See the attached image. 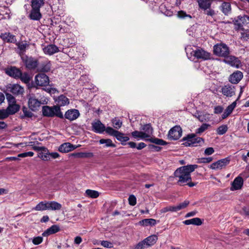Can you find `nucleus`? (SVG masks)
Returning <instances> with one entry per match:
<instances>
[{
    "label": "nucleus",
    "mask_w": 249,
    "mask_h": 249,
    "mask_svg": "<svg viewBox=\"0 0 249 249\" xmlns=\"http://www.w3.org/2000/svg\"><path fill=\"white\" fill-rule=\"evenodd\" d=\"M221 91L223 95L226 97H231L235 94V87L228 84L222 87Z\"/></svg>",
    "instance_id": "obj_12"
},
{
    "label": "nucleus",
    "mask_w": 249,
    "mask_h": 249,
    "mask_svg": "<svg viewBox=\"0 0 249 249\" xmlns=\"http://www.w3.org/2000/svg\"><path fill=\"white\" fill-rule=\"evenodd\" d=\"M102 246L107 248H111L113 247V244L108 241H102L101 243Z\"/></svg>",
    "instance_id": "obj_62"
},
{
    "label": "nucleus",
    "mask_w": 249,
    "mask_h": 249,
    "mask_svg": "<svg viewBox=\"0 0 249 249\" xmlns=\"http://www.w3.org/2000/svg\"><path fill=\"white\" fill-rule=\"evenodd\" d=\"M49 155H50V160L51 158L55 159L56 158H58L60 157V155L57 152H49Z\"/></svg>",
    "instance_id": "obj_64"
},
{
    "label": "nucleus",
    "mask_w": 249,
    "mask_h": 249,
    "mask_svg": "<svg viewBox=\"0 0 249 249\" xmlns=\"http://www.w3.org/2000/svg\"><path fill=\"white\" fill-rule=\"evenodd\" d=\"M10 114L7 109H0V119H3L7 118Z\"/></svg>",
    "instance_id": "obj_56"
},
{
    "label": "nucleus",
    "mask_w": 249,
    "mask_h": 249,
    "mask_svg": "<svg viewBox=\"0 0 249 249\" xmlns=\"http://www.w3.org/2000/svg\"><path fill=\"white\" fill-rule=\"evenodd\" d=\"M106 133L110 136L115 137L117 140L122 142H126L129 140L128 137L124 136L123 133L115 130L111 127H107Z\"/></svg>",
    "instance_id": "obj_9"
},
{
    "label": "nucleus",
    "mask_w": 249,
    "mask_h": 249,
    "mask_svg": "<svg viewBox=\"0 0 249 249\" xmlns=\"http://www.w3.org/2000/svg\"><path fill=\"white\" fill-rule=\"evenodd\" d=\"M48 210H60L62 205L61 204L54 201H48Z\"/></svg>",
    "instance_id": "obj_36"
},
{
    "label": "nucleus",
    "mask_w": 249,
    "mask_h": 249,
    "mask_svg": "<svg viewBox=\"0 0 249 249\" xmlns=\"http://www.w3.org/2000/svg\"><path fill=\"white\" fill-rule=\"evenodd\" d=\"M99 143L100 144H106L107 147H115V145L112 143V141L110 139H102L100 140Z\"/></svg>",
    "instance_id": "obj_47"
},
{
    "label": "nucleus",
    "mask_w": 249,
    "mask_h": 249,
    "mask_svg": "<svg viewBox=\"0 0 249 249\" xmlns=\"http://www.w3.org/2000/svg\"><path fill=\"white\" fill-rule=\"evenodd\" d=\"M0 38L5 42L15 43L17 42L16 36L9 32L1 33Z\"/></svg>",
    "instance_id": "obj_21"
},
{
    "label": "nucleus",
    "mask_w": 249,
    "mask_h": 249,
    "mask_svg": "<svg viewBox=\"0 0 249 249\" xmlns=\"http://www.w3.org/2000/svg\"><path fill=\"white\" fill-rule=\"evenodd\" d=\"M50 80L49 77L44 73H38L35 77L34 86L45 87L49 85Z\"/></svg>",
    "instance_id": "obj_7"
},
{
    "label": "nucleus",
    "mask_w": 249,
    "mask_h": 249,
    "mask_svg": "<svg viewBox=\"0 0 249 249\" xmlns=\"http://www.w3.org/2000/svg\"><path fill=\"white\" fill-rule=\"evenodd\" d=\"M243 77V73L240 71H236L230 76L229 80L231 83L236 84L240 81Z\"/></svg>",
    "instance_id": "obj_20"
},
{
    "label": "nucleus",
    "mask_w": 249,
    "mask_h": 249,
    "mask_svg": "<svg viewBox=\"0 0 249 249\" xmlns=\"http://www.w3.org/2000/svg\"><path fill=\"white\" fill-rule=\"evenodd\" d=\"M44 53L48 55H52L56 53L60 52L58 48L55 45L50 44L43 49Z\"/></svg>",
    "instance_id": "obj_24"
},
{
    "label": "nucleus",
    "mask_w": 249,
    "mask_h": 249,
    "mask_svg": "<svg viewBox=\"0 0 249 249\" xmlns=\"http://www.w3.org/2000/svg\"><path fill=\"white\" fill-rule=\"evenodd\" d=\"M197 167L196 164L188 165L178 168L174 173L175 177L178 178V183L182 185L191 180V173Z\"/></svg>",
    "instance_id": "obj_1"
},
{
    "label": "nucleus",
    "mask_w": 249,
    "mask_h": 249,
    "mask_svg": "<svg viewBox=\"0 0 249 249\" xmlns=\"http://www.w3.org/2000/svg\"><path fill=\"white\" fill-rule=\"evenodd\" d=\"M51 63L48 60L43 61L40 66L39 70L43 72H48L51 70Z\"/></svg>",
    "instance_id": "obj_37"
},
{
    "label": "nucleus",
    "mask_w": 249,
    "mask_h": 249,
    "mask_svg": "<svg viewBox=\"0 0 249 249\" xmlns=\"http://www.w3.org/2000/svg\"><path fill=\"white\" fill-rule=\"evenodd\" d=\"M6 99L8 102V105L17 104L15 98L10 93L6 94Z\"/></svg>",
    "instance_id": "obj_48"
},
{
    "label": "nucleus",
    "mask_w": 249,
    "mask_h": 249,
    "mask_svg": "<svg viewBox=\"0 0 249 249\" xmlns=\"http://www.w3.org/2000/svg\"><path fill=\"white\" fill-rule=\"evenodd\" d=\"M189 204V201L185 200L183 202L178 204V205L176 206L178 211L180 210L181 209L185 208Z\"/></svg>",
    "instance_id": "obj_55"
},
{
    "label": "nucleus",
    "mask_w": 249,
    "mask_h": 249,
    "mask_svg": "<svg viewBox=\"0 0 249 249\" xmlns=\"http://www.w3.org/2000/svg\"><path fill=\"white\" fill-rule=\"evenodd\" d=\"M132 136L138 140H149L143 132L139 131H134L131 133Z\"/></svg>",
    "instance_id": "obj_33"
},
{
    "label": "nucleus",
    "mask_w": 249,
    "mask_h": 249,
    "mask_svg": "<svg viewBox=\"0 0 249 249\" xmlns=\"http://www.w3.org/2000/svg\"><path fill=\"white\" fill-rule=\"evenodd\" d=\"M21 71L14 66H11L5 70V73L10 77L15 79L20 77Z\"/></svg>",
    "instance_id": "obj_16"
},
{
    "label": "nucleus",
    "mask_w": 249,
    "mask_h": 249,
    "mask_svg": "<svg viewBox=\"0 0 249 249\" xmlns=\"http://www.w3.org/2000/svg\"><path fill=\"white\" fill-rule=\"evenodd\" d=\"M243 178L239 176L237 177L231 183L230 190L233 191L241 189L243 185Z\"/></svg>",
    "instance_id": "obj_17"
},
{
    "label": "nucleus",
    "mask_w": 249,
    "mask_h": 249,
    "mask_svg": "<svg viewBox=\"0 0 249 249\" xmlns=\"http://www.w3.org/2000/svg\"><path fill=\"white\" fill-rule=\"evenodd\" d=\"M112 123L113 124V127L117 129L120 128L122 125V122L119 119H112Z\"/></svg>",
    "instance_id": "obj_51"
},
{
    "label": "nucleus",
    "mask_w": 249,
    "mask_h": 249,
    "mask_svg": "<svg viewBox=\"0 0 249 249\" xmlns=\"http://www.w3.org/2000/svg\"><path fill=\"white\" fill-rule=\"evenodd\" d=\"M60 231V228L57 225H53L51 227L47 229L42 233V235L43 236H48L53 234H54L57 233V232Z\"/></svg>",
    "instance_id": "obj_26"
},
{
    "label": "nucleus",
    "mask_w": 249,
    "mask_h": 249,
    "mask_svg": "<svg viewBox=\"0 0 249 249\" xmlns=\"http://www.w3.org/2000/svg\"><path fill=\"white\" fill-rule=\"evenodd\" d=\"M33 149L39 152L38 157L42 160H50L49 152L47 148L45 147L34 146Z\"/></svg>",
    "instance_id": "obj_14"
},
{
    "label": "nucleus",
    "mask_w": 249,
    "mask_h": 249,
    "mask_svg": "<svg viewBox=\"0 0 249 249\" xmlns=\"http://www.w3.org/2000/svg\"><path fill=\"white\" fill-rule=\"evenodd\" d=\"M71 156L77 158H89L93 156V154L91 152H77L72 153Z\"/></svg>",
    "instance_id": "obj_32"
},
{
    "label": "nucleus",
    "mask_w": 249,
    "mask_h": 249,
    "mask_svg": "<svg viewBox=\"0 0 249 249\" xmlns=\"http://www.w3.org/2000/svg\"><path fill=\"white\" fill-rule=\"evenodd\" d=\"M43 240L41 236L35 237L32 239V243L35 245H38L43 242Z\"/></svg>",
    "instance_id": "obj_54"
},
{
    "label": "nucleus",
    "mask_w": 249,
    "mask_h": 249,
    "mask_svg": "<svg viewBox=\"0 0 249 249\" xmlns=\"http://www.w3.org/2000/svg\"><path fill=\"white\" fill-rule=\"evenodd\" d=\"M42 113L44 116L49 117H52L55 116L60 118L63 117V113L61 111L60 107L55 106L52 107L49 106L43 107Z\"/></svg>",
    "instance_id": "obj_5"
},
{
    "label": "nucleus",
    "mask_w": 249,
    "mask_h": 249,
    "mask_svg": "<svg viewBox=\"0 0 249 249\" xmlns=\"http://www.w3.org/2000/svg\"><path fill=\"white\" fill-rule=\"evenodd\" d=\"M178 211L176 206H168L163 208L160 210L161 213H165L168 212H176Z\"/></svg>",
    "instance_id": "obj_46"
},
{
    "label": "nucleus",
    "mask_w": 249,
    "mask_h": 249,
    "mask_svg": "<svg viewBox=\"0 0 249 249\" xmlns=\"http://www.w3.org/2000/svg\"><path fill=\"white\" fill-rule=\"evenodd\" d=\"M223 61L231 66L237 69L240 68L242 66L240 60L238 57L233 55H228L224 59Z\"/></svg>",
    "instance_id": "obj_10"
},
{
    "label": "nucleus",
    "mask_w": 249,
    "mask_h": 249,
    "mask_svg": "<svg viewBox=\"0 0 249 249\" xmlns=\"http://www.w3.org/2000/svg\"><path fill=\"white\" fill-rule=\"evenodd\" d=\"M241 34L242 40L247 41L249 40V30H243Z\"/></svg>",
    "instance_id": "obj_50"
},
{
    "label": "nucleus",
    "mask_w": 249,
    "mask_h": 249,
    "mask_svg": "<svg viewBox=\"0 0 249 249\" xmlns=\"http://www.w3.org/2000/svg\"><path fill=\"white\" fill-rule=\"evenodd\" d=\"M8 89L9 90L15 95H22L24 92L23 88L18 84L10 85Z\"/></svg>",
    "instance_id": "obj_23"
},
{
    "label": "nucleus",
    "mask_w": 249,
    "mask_h": 249,
    "mask_svg": "<svg viewBox=\"0 0 249 249\" xmlns=\"http://www.w3.org/2000/svg\"><path fill=\"white\" fill-rule=\"evenodd\" d=\"M47 101L48 100L46 98L38 93L36 96L35 94H31L28 99L29 107L32 110L36 111L42 104H47Z\"/></svg>",
    "instance_id": "obj_3"
},
{
    "label": "nucleus",
    "mask_w": 249,
    "mask_h": 249,
    "mask_svg": "<svg viewBox=\"0 0 249 249\" xmlns=\"http://www.w3.org/2000/svg\"><path fill=\"white\" fill-rule=\"evenodd\" d=\"M86 195L92 198H97L99 196V193L98 191L88 189L85 192Z\"/></svg>",
    "instance_id": "obj_43"
},
{
    "label": "nucleus",
    "mask_w": 249,
    "mask_h": 249,
    "mask_svg": "<svg viewBox=\"0 0 249 249\" xmlns=\"http://www.w3.org/2000/svg\"><path fill=\"white\" fill-rule=\"evenodd\" d=\"M20 77L18 79H20L21 81L24 83L28 84L30 82L31 80V77L30 75L27 72L22 73L20 72Z\"/></svg>",
    "instance_id": "obj_44"
},
{
    "label": "nucleus",
    "mask_w": 249,
    "mask_h": 249,
    "mask_svg": "<svg viewBox=\"0 0 249 249\" xmlns=\"http://www.w3.org/2000/svg\"><path fill=\"white\" fill-rule=\"evenodd\" d=\"M213 53L216 55L225 58L230 54V49L226 44L218 43L213 46Z\"/></svg>",
    "instance_id": "obj_6"
},
{
    "label": "nucleus",
    "mask_w": 249,
    "mask_h": 249,
    "mask_svg": "<svg viewBox=\"0 0 249 249\" xmlns=\"http://www.w3.org/2000/svg\"><path fill=\"white\" fill-rule=\"evenodd\" d=\"M177 15L178 17L181 18H184L187 17H188L189 18H192V17L190 15L187 14L186 12H185L183 11H178Z\"/></svg>",
    "instance_id": "obj_58"
},
{
    "label": "nucleus",
    "mask_w": 249,
    "mask_h": 249,
    "mask_svg": "<svg viewBox=\"0 0 249 249\" xmlns=\"http://www.w3.org/2000/svg\"><path fill=\"white\" fill-rule=\"evenodd\" d=\"M228 130V126L227 125H222L217 129V133L218 135H222L226 133Z\"/></svg>",
    "instance_id": "obj_49"
},
{
    "label": "nucleus",
    "mask_w": 249,
    "mask_h": 249,
    "mask_svg": "<svg viewBox=\"0 0 249 249\" xmlns=\"http://www.w3.org/2000/svg\"><path fill=\"white\" fill-rule=\"evenodd\" d=\"M60 0H48V3L53 10L56 11L59 8Z\"/></svg>",
    "instance_id": "obj_45"
},
{
    "label": "nucleus",
    "mask_w": 249,
    "mask_h": 249,
    "mask_svg": "<svg viewBox=\"0 0 249 249\" xmlns=\"http://www.w3.org/2000/svg\"><path fill=\"white\" fill-rule=\"evenodd\" d=\"M34 152L30 151V152H24V153L19 154L18 155V157H19V158H25V157H32L34 156Z\"/></svg>",
    "instance_id": "obj_59"
},
{
    "label": "nucleus",
    "mask_w": 249,
    "mask_h": 249,
    "mask_svg": "<svg viewBox=\"0 0 249 249\" xmlns=\"http://www.w3.org/2000/svg\"><path fill=\"white\" fill-rule=\"evenodd\" d=\"M214 152V150L213 147H208L205 150L204 154L206 155H210L213 154Z\"/></svg>",
    "instance_id": "obj_63"
},
{
    "label": "nucleus",
    "mask_w": 249,
    "mask_h": 249,
    "mask_svg": "<svg viewBox=\"0 0 249 249\" xmlns=\"http://www.w3.org/2000/svg\"><path fill=\"white\" fill-rule=\"evenodd\" d=\"M229 162L230 160L228 158L223 159L211 164L210 168L213 170L221 169L228 165Z\"/></svg>",
    "instance_id": "obj_15"
},
{
    "label": "nucleus",
    "mask_w": 249,
    "mask_h": 249,
    "mask_svg": "<svg viewBox=\"0 0 249 249\" xmlns=\"http://www.w3.org/2000/svg\"><path fill=\"white\" fill-rule=\"evenodd\" d=\"M18 46V53L20 55H23L24 53L26 48L28 46V44L26 43H15Z\"/></svg>",
    "instance_id": "obj_42"
},
{
    "label": "nucleus",
    "mask_w": 249,
    "mask_h": 249,
    "mask_svg": "<svg viewBox=\"0 0 249 249\" xmlns=\"http://www.w3.org/2000/svg\"><path fill=\"white\" fill-rule=\"evenodd\" d=\"M241 17H238V19L235 20L234 22V24L236 26V28L237 29H240L242 28L243 26V25L246 22L240 20V18Z\"/></svg>",
    "instance_id": "obj_52"
},
{
    "label": "nucleus",
    "mask_w": 249,
    "mask_h": 249,
    "mask_svg": "<svg viewBox=\"0 0 249 249\" xmlns=\"http://www.w3.org/2000/svg\"><path fill=\"white\" fill-rule=\"evenodd\" d=\"M32 210L37 211H43L48 210V201H43L38 203Z\"/></svg>",
    "instance_id": "obj_30"
},
{
    "label": "nucleus",
    "mask_w": 249,
    "mask_h": 249,
    "mask_svg": "<svg viewBox=\"0 0 249 249\" xmlns=\"http://www.w3.org/2000/svg\"><path fill=\"white\" fill-rule=\"evenodd\" d=\"M145 247H148L144 240L138 243L135 246V249H143Z\"/></svg>",
    "instance_id": "obj_57"
},
{
    "label": "nucleus",
    "mask_w": 249,
    "mask_h": 249,
    "mask_svg": "<svg viewBox=\"0 0 249 249\" xmlns=\"http://www.w3.org/2000/svg\"><path fill=\"white\" fill-rule=\"evenodd\" d=\"M182 135V129L179 126H175L172 128L168 132V137L171 140H177Z\"/></svg>",
    "instance_id": "obj_11"
},
{
    "label": "nucleus",
    "mask_w": 249,
    "mask_h": 249,
    "mask_svg": "<svg viewBox=\"0 0 249 249\" xmlns=\"http://www.w3.org/2000/svg\"><path fill=\"white\" fill-rule=\"evenodd\" d=\"M21 59L25 65L26 68L28 70H34L38 65L37 60L32 57H28L26 55L22 56Z\"/></svg>",
    "instance_id": "obj_8"
},
{
    "label": "nucleus",
    "mask_w": 249,
    "mask_h": 249,
    "mask_svg": "<svg viewBox=\"0 0 249 249\" xmlns=\"http://www.w3.org/2000/svg\"><path fill=\"white\" fill-rule=\"evenodd\" d=\"M142 132L144 133L146 137L149 139L153 134V129L150 124H146L143 126Z\"/></svg>",
    "instance_id": "obj_34"
},
{
    "label": "nucleus",
    "mask_w": 249,
    "mask_h": 249,
    "mask_svg": "<svg viewBox=\"0 0 249 249\" xmlns=\"http://www.w3.org/2000/svg\"><path fill=\"white\" fill-rule=\"evenodd\" d=\"M221 10L225 15H229L231 12V6L229 2H223L221 5Z\"/></svg>",
    "instance_id": "obj_38"
},
{
    "label": "nucleus",
    "mask_w": 249,
    "mask_h": 249,
    "mask_svg": "<svg viewBox=\"0 0 249 249\" xmlns=\"http://www.w3.org/2000/svg\"><path fill=\"white\" fill-rule=\"evenodd\" d=\"M213 0H212L210 4L208 5V1L207 0H204V8H203V10L204 11V13L206 14L208 16H210L212 17L214 16L215 15V13L214 11L210 8V6L213 2Z\"/></svg>",
    "instance_id": "obj_27"
},
{
    "label": "nucleus",
    "mask_w": 249,
    "mask_h": 249,
    "mask_svg": "<svg viewBox=\"0 0 249 249\" xmlns=\"http://www.w3.org/2000/svg\"><path fill=\"white\" fill-rule=\"evenodd\" d=\"M139 224L143 226H153L156 224V220L154 219H144L139 222Z\"/></svg>",
    "instance_id": "obj_40"
},
{
    "label": "nucleus",
    "mask_w": 249,
    "mask_h": 249,
    "mask_svg": "<svg viewBox=\"0 0 249 249\" xmlns=\"http://www.w3.org/2000/svg\"><path fill=\"white\" fill-rule=\"evenodd\" d=\"M44 4V0H32L31 5L33 9L40 10V8Z\"/></svg>",
    "instance_id": "obj_41"
},
{
    "label": "nucleus",
    "mask_w": 249,
    "mask_h": 249,
    "mask_svg": "<svg viewBox=\"0 0 249 249\" xmlns=\"http://www.w3.org/2000/svg\"><path fill=\"white\" fill-rule=\"evenodd\" d=\"M183 223L186 225H194L199 226L202 224V222L201 219L199 218H194L192 219L186 220L184 221Z\"/></svg>",
    "instance_id": "obj_35"
},
{
    "label": "nucleus",
    "mask_w": 249,
    "mask_h": 249,
    "mask_svg": "<svg viewBox=\"0 0 249 249\" xmlns=\"http://www.w3.org/2000/svg\"><path fill=\"white\" fill-rule=\"evenodd\" d=\"M187 34L194 37H198L199 35H201V29L200 25L195 24L189 28L187 31Z\"/></svg>",
    "instance_id": "obj_13"
},
{
    "label": "nucleus",
    "mask_w": 249,
    "mask_h": 249,
    "mask_svg": "<svg viewBox=\"0 0 249 249\" xmlns=\"http://www.w3.org/2000/svg\"><path fill=\"white\" fill-rule=\"evenodd\" d=\"M20 106L17 104L9 105L8 106L6 109L10 115L14 114L19 111Z\"/></svg>",
    "instance_id": "obj_39"
},
{
    "label": "nucleus",
    "mask_w": 249,
    "mask_h": 249,
    "mask_svg": "<svg viewBox=\"0 0 249 249\" xmlns=\"http://www.w3.org/2000/svg\"><path fill=\"white\" fill-rule=\"evenodd\" d=\"M129 203L131 206H134L136 204V198L134 195H130L128 198Z\"/></svg>",
    "instance_id": "obj_60"
},
{
    "label": "nucleus",
    "mask_w": 249,
    "mask_h": 249,
    "mask_svg": "<svg viewBox=\"0 0 249 249\" xmlns=\"http://www.w3.org/2000/svg\"><path fill=\"white\" fill-rule=\"evenodd\" d=\"M79 115L80 113L79 111L75 109L68 110L65 114V118L70 121L76 120Z\"/></svg>",
    "instance_id": "obj_22"
},
{
    "label": "nucleus",
    "mask_w": 249,
    "mask_h": 249,
    "mask_svg": "<svg viewBox=\"0 0 249 249\" xmlns=\"http://www.w3.org/2000/svg\"><path fill=\"white\" fill-rule=\"evenodd\" d=\"M55 102L57 105L56 106L59 107L68 105L70 103L69 99L64 95H61L56 97L55 99Z\"/></svg>",
    "instance_id": "obj_25"
},
{
    "label": "nucleus",
    "mask_w": 249,
    "mask_h": 249,
    "mask_svg": "<svg viewBox=\"0 0 249 249\" xmlns=\"http://www.w3.org/2000/svg\"><path fill=\"white\" fill-rule=\"evenodd\" d=\"M78 147H79V146L74 145L70 142H65L59 146L58 150L61 153H66L71 151Z\"/></svg>",
    "instance_id": "obj_19"
},
{
    "label": "nucleus",
    "mask_w": 249,
    "mask_h": 249,
    "mask_svg": "<svg viewBox=\"0 0 249 249\" xmlns=\"http://www.w3.org/2000/svg\"><path fill=\"white\" fill-rule=\"evenodd\" d=\"M91 124L92 130L96 133L101 134L105 131H106L107 128L100 120L94 121Z\"/></svg>",
    "instance_id": "obj_18"
},
{
    "label": "nucleus",
    "mask_w": 249,
    "mask_h": 249,
    "mask_svg": "<svg viewBox=\"0 0 249 249\" xmlns=\"http://www.w3.org/2000/svg\"><path fill=\"white\" fill-rule=\"evenodd\" d=\"M158 236L155 235H151L144 239V242H145L147 247H150L154 245L158 240Z\"/></svg>",
    "instance_id": "obj_31"
},
{
    "label": "nucleus",
    "mask_w": 249,
    "mask_h": 249,
    "mask_svg": "<svg viewBox=\"0 0 249 249\" xmlns=\"http://www.w3.org/2000/svg\"><path fill=\"white\" fill-rule=\"evenodd\" d=\"M232 111L233 110L231 108L228 107L222 115V118L225 119L227 118L230 114H231Z\"/></svg>",
    "instance_id": "obj_61"
},
{
    "label": "nucleus",
    "mask_w": 249,
    "mask_h": 249,
    "mask_svg": "<svg viewBox=\"0 0 249 249\" xmlns=\"http://www.w3.org/2000/svg\"><path fill=\"white\" fill-rule=\"evenodd\" d=\"M40 10L31 9L29 17L31 19L34 20H39L41 18Z\"/></svg>",
    "instance_id": "obj_28"
},
{
    "label": "nucleus",
    "mask_w": 249,
    "mask_h": 249,
    "mask_svg": "<svg viewBox=\"0 0 249 249\" xmlns=\"http://www.w3.org/2000/svg\"><path fill=\"white\" fill-rule=\"evenodd\" d=\"M185 51L188 58L194 62V67L197 70H201V64L202 62V49L196 48L192 49L190 45L185 48Z\"/></svg>",
    "instance_id": "obj_2"
},
{
    "label": "nucleus",
    "mask_w": 249,
    "mask_h": 249,
    "mask_svg": "<svg viewBox=\"0 0 249 249\" xmlns=\"http://www.w3.org/2000/svg\"><path fill=\"white\" fill-rule=\"evenodd\" d=\"M149 140H150L151 142H153V143H154L156 144H158V145H165L166 144V142L165 141H164L163 140H162V139L155 138V139H153V140H151V139H149Z\"/></svg>",
    "instance_id": "obj_53"
},
{
    "label": "nucleus",
    "mask_w": 249,
    "mask_h": 249,
    "mask_svg": "<svg viewBox=\"0 0 249 249\" xmlns=\"http://www.w3.org/2000/svg\"><path fill=\"white\" fill-rule=\"evenodd\" d=\"M159 9L162 14L166 16L171 17L173 15L172 8H169V7H167L164 3L161 4L159 6Z\"/></svg>",
    "instance_id": "obj_29"
},
{
    "label": "nucleus",
    "mask_w": 249,
    "mask_h": 249,
    "mask_svg": "<svg viewBox=\"0 0 249 249\" xmlns=\"http://www.w3.org/2000/svg\"><path fill=\"white\" fill-rule=\"evenodd\" d=\"M202 132V125H201L196 130V134H189L183 138V144L186 146H196L202 139L197 136V134Z\"/></svg>",
    "instance_id": "obj_4"
}]
</instances>
